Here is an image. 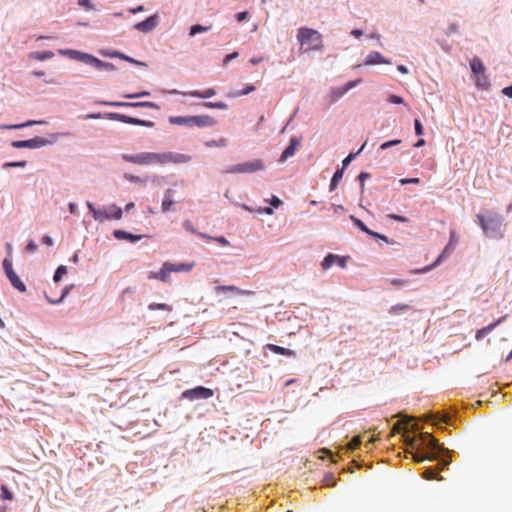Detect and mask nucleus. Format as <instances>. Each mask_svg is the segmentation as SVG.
Masks as SVG:
<instances>
[{"label":"nucleus","instance_id":"1","mask_svg":"<svg viewBox=\"0 0 512 512\" xmlns=\"http://www.w3.org/2000/svg\"><path fill=\"white\" fill-rule=\"evenodd\" d=\"M410 421H398L394 424L392 428V434L401 433L404 431L405 443L412 448L419 449L422 446H425L431 450V453H419L416 452L413 454V460L415 462H423L425 460H437L438 452L441 450L440 444L438 440L433 437L430 433H420L418 436L409 437L406 436V425Z\"/></svg>","mask_w":512,"mask_h":512},{"label":"nucleus","instance_id":"2","mask_svg":"<svg viewBox=\"0 0 512 512\" xmlns=\"http://www.w3.org/2000/svg\"><path fill=\"white\" fill-rule=\"evenodd\" d=\"M477 222L483 230V233L492 239H502L505 235V225L502 217L494 212H488L487 215L478 214Z\"/></svg>","mask_w":512,"mask_h":512},{"label":"nucleus","instance_id":"3","mask_svg":"<svg viewBox=\"0 0 512 512\" xmlns=\"http://www.w3.org/2000/svg\"><path fill=\"white\" fill-rule=\"evenodd\" d=\"M297 39L305 51H320L323 48L322 35L317 30L301 27Z\"/></svg>","mask_w":512,"mask_h":512},{"label":"nucleus","instance_id":"4","mask_svg":"<svg viewBox=\"0 0 512 512\" xmlns=\"http://www.w3.org/2000/svg\"><path fill=\"white\" fill-rule=\"evenodd\" d=\"M149 165L159 164L165 165L169 163L182 164L191 160V157L186 154L175 152L154 153L148 152Z\"/></svg>","mask_w":512,"mask_h":512},{"label":"nucleus","instance_id":"5","mask_svg":"<svg viewBox=\"0 0 512 512\" xmlns=\"http://www.w3.org/2000/svg\"><path fill=\"white\" fill-rule=\"evenodd\" d=\"M169 122L173 125L210 127L216 124V120L209 115L197 116H172Z\"/></svg>","mask_w":512,"mask_h":512},{"label":"nucleus","instance_id":"6","mask_svg":"<svg viewBox=\"0 0 512 512\" xmlns=\"http://www.w3.org/2000/svg\"><path fill=\"white\" fill-rule=\"evenodd\" d=\"M87 208L92 213L94 220L98 222L110 219L119 220L123 215L122 209L116 204H111L108 207L97 209L91 202H87Z\"/></svg>","mask_w":512,"mask_h":512},{"label":"nucleus","instance_id":"7","mask_svg":"<svg viewBox=\"0 0 512 512\" xmlns=\"http://www.w3.org/2000/svg\"><path fill=\"white\" fill-rule=\"evenodd\" d=\"M264 169V163L260 159H255L252 161H248L245 163L237 164L230 167L226 172L231 174H244V173H253L259 170Z\"/></svg>","mask_w":512,"mask_h":512},{"label":"nucleus","instance_id":"8","mask_svg":"<svg viewBox=\"0 0 512 512\" xmlns=\"http://www.w3.org/2000/svg\"><path fill=\"white\" fill-rule=\"evenodd\" d=\"M3 268L5 270V273L11 283V285L16 288L20 292L26 291L25 284L21 281L19 276L15 273L12 267V262L9 259H4L3 261Z\"/></svg>","mask_w":512,"mask_h":512},{"label":"nucleus","instance_id":"9","mask_svg":"<svg viewBox=\"0 0 512 512\" xmlns=\"http://www.w3.org/2000/svg\"><path fill=\"white\" fill-rule=\"evenodd\" d=\"M106 117L109 120H115L120 121L126 124H132V125H138V126H144V127H151L153 123L151 121L141 120L138 118H133L124 114L120 113H108L106 114Z\"/></svg>","mask_w":512,"mask_h":512},{"label":"nucleus","instance_id":"10","mask_svg":"<svg viewBox=\"0 0 512 512\" xmlns=\"http://www.w3.org/2000/svg\"><path fill=\"white\" fill-rule=\"evenodd\" d=\"M49 144V141L43 137H34L29 140H16L12 142V146L14 148L22 149V148H30L36 149L41 148Z\"/></svg>","mask_w":512,"mask_h":512},{"label":"nucleus","instance_id":"11","mask_svg":"<svg viewBox=\"0 0 512 512\" xmlns=\"http://www.w3.org/2000/svg\"><path fill=\"white\" fill-rule=\"evenodd\" d=\"M457 242H458V239L456 237L455 231H451L449 243L446 245V247L444 248L442 253L438 256L437 260L433 264L423 268L419 272H427V271L431 270L433 267L437 266L443 259H445L447 257V255L450 253V251L454 250Z\"/></svg>","mask_w":512,"mask_h":512},{"label":"nucleus","instance_id":"12","mask_svg":"<svg viewBox=\"0 0 512 512\" xmlns=\"http://www.w3.org/2000/svg\"><path fill=\"white\" fill-rule=\"evenodd\" d=\"M182 396L189 400L208 399L213 396V391L209 388L198 386L183 392Z\"/></svg>","mask_w":512,"mask_h":512},{"label":"nucleus","instance_id":"13","mask_svg":"<svg viewBox=\"0 0 512 512\" xmlns=\"http://www.w3.org/2000/svg\"><path fill=\"white\" fill-rule=\"evenodd\" d=\"M102 104L107 106H115V107H134V108H152L159 109V106L150 101H140V102H111L104 101Z\"/></svg>","mask_w":512,"mask_h":512},{"label":"nucleus","instance_id":"14","mask_svg":"<svg viewBox=\"0 0 512 512\" xmlns=\"http://www.w3.org/2000/svg\"><path fill=\"white\" fill-rule=\"evenodd\" d=\"M170 93L172 94H181L183 96H190V97H196V98H211L216 95V90L214 88H207L205 90H193V91H185V92H179L177 90H172Z\"/></svg>","mask_w":512,"mask_h":512},{"label":"nucleus","instance_id":"15","mask_svg":"<svg viewBox=\"0 0 512 512\" xmlns=\"http://www.w3.org/2000/svg\"><path fill=\"white\" fill-rule=\"evenodd\" d=\"M158 23V17L157 15H152L145 19L144 21L138 22L135 24L134 28L141 32H150L152 31Z\"/></svg>","mask_w":512,"mask_h":512},{"label":"nucleus","instance_id":"16","mask_svg":"<svg viewBox=\"0 0 512 512\" xmlns=\"http://www.w3.org/2000/svg\"><path fill=\"white\" fill-rule=\"evenodd\" d=\"M122 159L125 162L138 164V165H149L148 152H142L135 155L123 154Z\"/></svg>","mask_w":512,"mask_h":512},{"label":"nucleus","instance_id":"17","mask_svg":"<svg viewBox=\"0 0 512 512\" xmlns=\"http://www.w3.org/2000/svg\"><path fill=\"white\" fill-rule=\"evenodd\" d=\"M300 145V140L296 137H292L290 139L289 145L286 147V149L282 152L280 156V162L286 161L289 157L293 156L295 151Z\"/></svg>","mask_w":512,"mask_h":512},{"label":"nucleus","instance_id":"18","mask_svg":"<svg viewBox=\"0 0 512 512\" xmlns=\"http://www.w3.org/2000/svg\"><path fill=\"white\" fill-rule=\"evenodd\" d=\"M60 52L64 55H68L70 58H72L74 60H78V61L84 62L86 64H90L91 59L93 57V55H91V54L83 53V52H80L77 50H65V51H60Z\"/></svg>","mask_w":512,"mask_h":512},{"label":"nucleus","instance_id":"19","mask_svg":"<svg viewBox=\"0 0 512 512\" xmlns=\"http://www.w3.org/2000/svg\"><path fill=\"white\" fill-rule=\"evenodd\" d=\"M170 271L166 264V262L162 265L161 269L158 272H150L148 274V279H157L162 282H168L170 279Z\"/></svg>","mask_w":512,"mask_h":512},{"label":"nucleus","instance_id":"20","mask_svg":"<svg viewBox=\"0 0 512 512\" xmlns=\"http://www.w3.org/2000/svg\"><path fill=\"white\" fill-rule=\"evenodd\" d=\"M365 65H375V64H390L389 60H386L381 53L374 51L371 52L364 61Z\"/></svg>","mask_w":512,"mask_h":512},{"label":"nucleus","instance_id":"21","mask_svg":"<svg viewBox=\"0 0 512 512\" xmlns=\"http://www.w3.org/2000/svg\"><path fill=\"white\" fill-rule=\"evenodd\" d=\"M113 235L118 240H128L130 242H136L142 238V235H134L124 230H114Z\"/></svg>","mask_w":512,"mask_h":512},{"label":"nucleus","instance_id":"22","mask_svg":"<svg viewBox=\"0 0 512 512\" xmlns=\"http://www.w3.org/2000/svg\"><path fill=\"white\" fill-rule=\"evenodd\" d=\"M89 65L94 66L98 70H105V71H114L116 69L115 65L110 62H104L95 56L92 57L91 62Z\"/></svg>","mask_w":512,"mask_h":512},{"label":"nucleus","instance_id":"23","mask_svg":"<svg viewBox=\"0 0 512 512\" xmlns=\"http://www.w3.org/2000/svg\"><path fill=\"white\" fill-rule=\"evenodd\" d=\"M166 264L169 268L170 273H172V272H189L194 267L193 263L174 264L171 262H166Z\"/></svg>","mask_w":512,"mask_h":512},{"label":"nucleus","instance_id":"24","mask_svg":"<svg viewBox=\"0 0 512 512\" xmlns=\"http://www.w3.org/2000/svg\"><path fill=\"white\" fill-rule=\"evenodd\" d=\"M470 68L474 75H478L479 73L486 71V68H485L482 60L477 56H475L471 59Z\"/></svg>","mask_w":512,"mask_h":512},{"label":"nucleus","instance_id":"25","mask_svg":"<svg viewBox=\"0 0 512 512\" xmlns=\"http://www.w3.org/2000/svg\"><path fill=\"white\" fill-rule=\"evenodd\" d=\"M174 204V200L172 197V190L167 189L164 193V199L161 204V209L163 212H168L171 210L172 205Z\"/></svg>","mask_w":512,"mask_h":512},{"label":"nucleus","instance_id":"26","mask_svg":"<svg viewBox=\"0 0 512 512\" xmlns=\"http://www.w3.org/2000/svg\"><path fill=\"white\" fill-rule=\"evenodd\" d=\"M267 347L270 351H272L275 354L284 355L288 357H292L295 355L294 351L275 344H268Z\"/></svg>","mask_w":512,"mask_h":512},{"label":"nucleus","instance_id":"27","mask_svg":"<svg viewBox=\"0 0 512 512\" xmlns=\"http://www.w3.org/2000/svg\"><path fill=\"white\" fill-rule=\"evenodd\" d=\"M215 291L217 293L224 292V291H229V292L236 293L238 295H244V294H250L251 293L250 291L241 290V289H239L238 287H236L234 285L216 286L215 287Z\"/></svg>","mask_w":512,"mask_h":512},{"label":"nucleus","instance_id":"28","mask_svg":"<svg viewBox=\"0 0 512 512\" xmlns=\"http://www.w3.org/2000/svg\"><path fill=\"white\" fill-rule=\"evenodd\" d=\"M439 470L440 468L438 467H428L422 473V477L425 478L426 480H442L443 478L438 476Z\"/></svg>","mask_w":512,"mask_h":512},{"label":"nucleus","instance_id":"29","mask_svg":"<svg viewBox=\"0 0 512 512\" xmlns=\"http://www.w3.org/2000/svg\"><path fill=\"white\" fill-rule=\"evenodd\" d=\"M475 76H476V80H475L476 86L483 90L488 89L490 83H489L488 77L485 74V72L479 73L478 75H475Z\"/></svg>","mask_w":512,"mask_h":512},{"label":"nucleus","instance_id":"30","mask_svg":"<svg viewBox=\"0 0 512 512\" xmlns=\"http://www.w3.org/2000/svg\"><path fill=\"white\" fill-rule=\"evenodd\" d=\"M337 255L329 253L321 262L323 270H328L334 263H336Z\"/></svg>","mask_w":512,"mask_h":512},{"label":"nucleus","instance_id":"31","mask_svg":"<svg viewBox=\"0 0 512 512\" xmlns=\"http://www.w3.org/2000/svg\"><path fill=\"white\" fill-rule=\"evenodd\" d=\"M44 121H34V120H29L25 123H21V124H13V125H6V126H3L2 128L3 129H21V128H24V127H28V126H32V125H35V124H43Z\"/></svg>","mask_w":512,"mask_h":512},{"label":"nucleus","instance_id":"32","mask_svg":"<svg viewBox=\"0 0 512 512\" xmlns=\"http://www.w3.org/2000/svg\"><path fill=\"white\" fill-rule=\"evenodd\" d=\"M107 55H108V56H110V57H118V58H121V59H123V60H125V61H128V62L133 63V64H136V65H143V66H144V65H146V64H145V63H143V62H140V61H138V60H135V59H133V58H131V57H129V56H127V55L123 54V53L117 52V51H115V52H113V53H111V54H107Z\"/></svg>","mask_w":512,"mask_h":512},{"label":"nucleus","instance_id":"33","mask_svg":"<svg viewBox=\"0 0 512 512\" xmlns=\"http://www.w3.org/2000/svg\"><path fill=\"white\" fill-rule=\"evenodd\" d=\"M349 218L361 231L367 233L368 235L372 234V230H370L363 221L356 218L354 215H350Z\"/></svg>","mask_w":512,"mask_h":512},{"label":"nucleus","instance_id":"34","mask_svg":"<svg viewBox=\"0 0 512 512\" xmlns=\"http://www.w3.org/2000/svg\"><path fill=\"white\" fill-rule=\"evenodd\" d=\"M343 173H344V172H343V169H338V170L334 173V175H333V177H332V179H331V182H330V191H333V190L337 187V185H338L339 181H340V180L342 179V177H343Z\"/></svg>","mask_w":512,"mask_h":512},{"label":"nucleus","instance_id":"35","mask_svg":"<svg viewBox=\"0 0 512 512\" xmlns=\"http://www.w3.org/2000/svg\"><path fill=\"white\" fill-rule=\"evenodd\" d=\"M203 106L206 108L211 109H221L226 110L228 108V105L225 102L219 101V102H205L203 103Z\"/></svg>","mask_w":512,"mask_h":512},{"label":"nucleus","instance_id":"36","mask_svg":"<svg viewBox=\"0 0 512 512\" xmlns=\"http://www.w3.org/2000/svg\"><path fill=\"white\" fill-rule=\"evenodd\" d=\"M365 145H366V143H364V144L361 146V148H360L356 153H350V154H349V155H348V156L343 160V162H342L343 166H342V168H341V169H343V170H344V169L349 165V163H350V162H351V161H352V160H353V159H354L358 154H360V153L363 151V149H364Z\"/></svg>","mask_w":512,"mask_h":512},{"label":"nucleus","instance_id":"37","mask_svg":"<svg viewBox=\"0 0 512 512\" xmlns=\"http://www.w3.org/2000/svg\"><path fill=\"white\" fill-rule=\"evenodd\" d=\"M210 29V26H202L200 24L193 25L190 28V36H195L198 33L206 32Z\"/></svg>","mask_w":512,"mask_h":512},{"label":"nucleus","instance_id":"38","mask_svg":"<svg viewBox=\"0 0 512 512\" xmlns=\"http://www.w3.org/2000/svg\"><path fill=\"white\" fill-rule=\"evenodd\" d=\"M493 331V325H487L481 329H479L475 335L476 340H481L486 334Z\"/></svg>","mask_w":512,"mask_h":512},{"label":"nucleus","instance_id":"39","mask_svg":"<svg viewBox=\"0 0 512 512\" xmlns=\"http://www.w3.org/2000/svg\"><path fill=\"white\" fill-rule=\"evenodd\" d=\"M71 288H72V285H71V286H66V287L63 289V291H62V294H61L60 298H59V299H57V300H53V299H51L50 297H48L47 295H46V298H47V300H48L50 303H52V304L60 303V302H62V301H63V299L68 295V293L70 292Z\"/></svg>","mask_w":512,"mask_h":512},{"label":"nucleus","instance_id":"40","mask_svg":"<svg viewBox=\"0 0 512 512\" xmlns=\"http://www.w3.org/2000/svg\"><path fill=\"white\" fill-rule=\"evenodd\" d=\"M66 273H67V268L64 265L59 266L55 271V274L53 277L54 281L59 282L61 280V278L63 277V275H65Z\"/></svg>","mask_w":512,"mask_h":512},{"label":"nucleus","instance_id":"41","mask_svg":"<svg viewBox=\"0 0 512 512\" xmlns=\"http://www.w3.org/2000/svg\"><path fill=\"white\" fill-rule=\"evenodd\" d=\"M410 307L409 305H406V304H398V305H394L390 308L389 312L391 314H397L399 312H403V311H407L409 310Z\"/></svg>","mask_w":512,"mask_h":512},{"label":"nucleus","instance_id":"42","mask_svg":"<svg viewBox=\"0 0 512 512\" xmlns=\"http://www.w3.org/2000/svg\"><path fill=\"white\" fill-rule=\"evenodd\" d=\"M53 57V53L50 52V51H45V52H37L35 54V58L37 60H40V61H43V60H46V59H50Z\"/></svg>","mask_w":512,"mask_h":512},{"label":"nucleus","instance_id":"43","mask_svg":"<svg viewBox=\"0 0 512 512\" xmlns=\"http://www.w3.org/2000/svg\"><path fill=\"white\" fill-rule=\"evenodd\" d=\"M207 146L209 147H212V146H218V147H225L227 145V139L225 138H220L219 140H212L210 142H207L206 143Z\"/></svg>","mask_w":512,"mask_h":512},{"label":"nucleus","instance_id":"44","mask_svg":"<svg viewBox=\"0 0 512 512\" xmlns=\"http://www.w3.org/2000/svg\"><path fill=\"white\" fill-rule=\"evenodd\" d=\"M149 309L150 310H171V308L167 305V304H164V303H152L149 305Z\"/></svg>","mask_w":512,"mask_h":512},{"label":"nucleus","instance_id":"45","mask_svg":"<svg viewBox=\"0 0 512 512\" xmlns=\"http://www.w3.org/2000/svg\"><path fill=\"white\" fill-rule=\"evenodd\" d=\"M2 491V498L4 500H12L13 499V493L8 489L6 485L1 486Z\"/></svg>","mask_w":512,"mask_h":512},{"label":"nucleus","instance_id":"46","mask_svg":"<svg viewBox=\"0 0 512 512\" xmlns=\"http://www.w3.org/2000/svg\"><path fill=\"white\" fill-rule=\"evenodd\" d=\"M323 482L326 486H335L336 482L334 481L333 473H327L323 478Z\"/></svg>","mask_w":512,"mask_h":512},{"label":"nucleus","instance_id":"47","mask_svg":"<svg viewBox=\"0 0 512 512\" xmlns=\"http://www.w3.org/2000/svg\"><path fill=\"white\" fill-rule=\"evenodd\" d=\"M361 444V439L359 436H356L354 437L349 443H348V449L349 450H354L356 448L359 447V445Z\"/></svg>","mask_w":512,"mask_h":512},{"label":"nucleus","instance_id":"48","mask_svg":"<svg viewBox=\"0 0 512 512\" xmlns=\"http://www.w3.org/2000/svg\"><path fill=\"white\" fill-rule=\"evenodd\" d=\"M400 143H401V140H399V139L390 140V141H387V142H384L383 144H381L380 149L386 150V149H388L392 146L398 145Z\"/></svg>","mask_w":512,"mask_h":512},{"label":"nucleus","instance_id":"49","mask_svg":"<svg viewBox=\"0 0 512 512\" xmlns=\"http://www.w3.org/2000/svg\"><path fill=\"white\" fill-rule=\"evenodd\" d=\"M148 95H150V93L148 91H143L140 93L124 94L123 97L126 99H136V98L144 97V96H148Z\"/></svg>","mask_w":512,"mask_h":512},{"label":"nucleus","instance_id":"50","mask_svg":"<svg viewBox=\"0 0 512 512\" xmlns=\"http://www.w3.org/2000/svg\"><path fill=\"white\" fill-rule=\"evenodd\" d=\"M255 90V86L252 85V84H248L246 85V87L244 88V90L240 91V92H237L235 94V96H243V95H247L251 92H253Z\"/></svg>","mask_w":512,"mask_h":512},{"label":"nucleus","instance_id":"51","mask_svg":"<svg viewBox=\"0 0 512 512\" xmlns=\"http://www.w3.org/2000/svg\"><path fill=\"white\" fill-rule=\"evenodd\" d=\"M414 128H415L416 135L420 136L424 133L423 126H422L420 120H418V119H415V121H414Z\"/></svg>","mask_w":512,"mask_h":512},{"label":"nucleus","instance_id":"52","mask_svg":"<svg viewBox=\"0 0 512 512\" xmlns=\"http://www.w3.org/2000/svg\"><path fill=\"white\" fill-rule=\"evenodd\" d=\"M387 217L390 218V219H393L395 221L402 222V223L408 222V218L407 217L402 216V215H398V214H389V215H387Z\"/></svg>","mask_w":512,"mask_h":512},{"label":"nucleus","instance_id":"53","mask_svg":"<svg viewBox=\"0 0 512 512\" xmlns=\"http://www.w3.org/2000/svg\"><path fill=\"white\" fill-rule=\"evenodd\" d=\"M419 182V178H403L400 180L401 185L418 184Z\"/></svg>","mask_w":512,"mask_h":512},{"label":"nucleus","instance_id":"54","mask_svg":"<svg viewBox=\"0 0 512 512\" xmlns=\"http://www.w3.org/2000/svg\"><path fill=\"white\" fill-rule=\"evenodd\" d=\"M26 161H18V162H7L4 164V167H25Z\"/></svg>","mask_w":512,"mask_h":512},{"label":"nucleus","instance_id":"55","mask_svg":"<svg viewBox=\"0 0 512 512\" xmlns=\"http://www.w3.org/2000/svg\"><path fill=\"white\" fill-rule=\"evenodd\" d=\"M388 100L394 104H402L404 102L403 98L397 95H390Z\"/></svg>","mask_w":512,"mask_h":512},{"label":"nucleus","instance_id":"56","mask_svg":"<svg viewBox=\"0 0 512 512\" xmlns=\"http://www.w3.org/2000/svg\"><path fill=\"white\" fill-rule=\"evenodd\" d=\"M370 177V174L367 173V172H361L358 176V179L360 181V184H361V188L363 189L364 188V181L366 179H368Z\"/></svg>","mask_w":512,"mask_h":512},{"label":"nucleus","instance_id":"57","mask_svg":"<svg viewBox=\"0 0 512 512\" xmlns=\"http://www.w3.org/2000/svg\"><path fill=\"white\" fill-rule=\"evenodd\" d=\"M185 229L193 234H197L196 230L194 229L193 227V224L191 221L189 220H186L184 223H183Z\"/></svg>","mask_w":512,"mask_h":512},{"label":"nucleus","instance_id":"58","mask_svg":"<svg viewBox=\"0 0 512 512\" xmlns=\"http://www.w3.org/2000/svg\"><path fill=\"white\" fill-rule=\"evenodd\" d=\"M37 249H38V246H37V244H36L33 240H31V241L27 244V246H26V251H27V252H34V251H36Z\"/></svg>","mask_w":512,"mask_h":512},{"label":"nucleus","instance_id":"59","mask_svg":"<svg viewBox=\"0 0 512 512\" xmlns=\"http://www.w3.org/2000/svg\"><path fill=\"white\" fill-rule=\"evenodd\" d=\"M346 262H347V258L346 257H341V256L337 255L336 263L340 267L345 268L346 267Z\"/></svg>","mask_w":512,"mask_h":512},{"label":"nucleus","instance_id":"60","mask_svg":"<svg viewBox=\"0 0 512 512\" xmlns=\"http://www.w3.org/2000/svg\"><path fill=\"white\" fill-rule=\"evenodd\" d=\"M270 204L273 207L278 208L282 204V201L277 196H273L270 200Z\"/></svg>","mask_w":512,"mask_h":512},{"label":"nucleus","instance_id":"61","mask_svg":"<svg viewBox=\"0 0 512 512\" xmlns=\"http://www.w3.org/2000/svg\"><path fill=\"white\" fill-rule=\"evenodd\" d=\"M213 239L221 245H229V241L224 236L215 237Z\"/></svg>","mask_w":512,"mask_h":512},{"label":"nucleus","instance_id":"62","mask_svg":"<svg viewBox=\"0 0 512 512\" xmlns=\"http://www.w3.org/2000/svg\"><path fill=\"white\" fill-rule=\"evenodd\" d=\"M457 31H458L457 24L451 23L448 27L446 34L450 35V34L456 33Z\"/></svg>","mask_w":512,"mask_h":512},{"label":"nucleus","instance_id":"63","mask_svg":"<svg viewBox=\"0 0 512 512\" xmlns=\"http://www.w3.org/2000/svg\"><path fill=\"white\" fill-rule=\"evenodd\" d=\"M248 16V12L247 11H243V12H239L237 15H236V19L237 21L241 22L243 20H245Z\"/></svg>","mask_w":512,"mask_h":512},{"label":"nucleus","instance_id":"64","mask_svg":"<svg viewBox=\"0 0 512 512\" xmlns=\"http://www.w3.org/2000/svg\"><path fill=\"white\" fill-rule=\"evenodd\" d=\"M502 93H503L505 96L512 98V85H511V86H508V87L503 88Z\"/></svg>","mask_w":512,"mask_h":512}]
</instances>
